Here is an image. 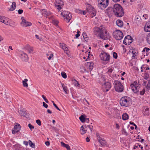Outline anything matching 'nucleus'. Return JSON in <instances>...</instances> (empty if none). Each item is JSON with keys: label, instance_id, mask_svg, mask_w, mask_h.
Instances as JSON below:
<instances>
[{"label": "nucleus", "instance_id": "obj_38", "mask_svg": "<svg viewBox=\"0 0 150 150\" xmlns=\"http://www.w3.org/2000/svg\"><path fill=\"white\" fill-rule=\"evenodd\" d=\"M42 14L43 15H46V13L47 12V11L45 9H43L42 10Z\"/></svg>", "mask_w": 150, "mask_h": 150}, {"label": "nucleus", "instance_id": "obj_39", "mask_svg": "<svg viewBox=\"0 0 150 150\" xmlns=\"http://www.w3.org/2000/svg\"><path fill=\"white\" fill-rule=\"evenodd\" d=\"M135 19L136 21H139L141 19V18L139 16H136Z\"/></svg>", "mask_w": 150, "mask_h": 150}, {"label": "nucleus", "instance_id": "obj_25", "mask_svg": "<svg viewBox=\"0 0 150 150\" xmlns=\"http://www.w3.org/2000/svg\"><path fill=\"white\" fill-rule=\"evenodd\" d=\"M69 13H70L68 11H64L61 13V14L64 18H65V16L67 15Z\"/></svg>", "mask_w": 150, "mask_h": 150}, {"label": "nucleus", "instance_id": "obj_28", "mask_svg": "<svg viewBox=\"0 0 150 150\" xmlns=\"http://www.w3.org/2000/svg\"><path fill=\"white\" fill-rule=\"evenodd\" d=\"M138 84L137 82L134 81V82L130 85V87L131 88L132 87H134V86L138 87Z\"/></svg>", "mask_w": 150, "mask_h": 150}, {"label": "nucleus", "instance_id": "obj_47", "mask_svg": "<svg viewBox=\"0 0 150 150\" xmlns=\"http://www.w3.org/2000/svg\"><path fill=\"white\" fill-rule=\"evenodd\" d=\"M42 104H43V106L44 107L46 108H47V107H48V105L45 102H43Z\"/></svg>", "mask_w": 150, "mask_h": 150}, {"label": "nucleus", "instance_id": "obj_13", "mask_svg": "<svg viewBox=\"0 0 150 150\" xmlns=\"http://www.w3.org/2000/svg\"><path fill=\"white\" fill-rule=\"evenodd\" d=\"M86 128V125H83L81 127L80 131L81 134H84L86 132L87 130Z\"/></svg>", "mask_w": 150, "mask_h": 150}, {"label": "nucleus", "instance_id": "obj_31", "mask_svg": "<svg viewBox=\"0 0 150 150\" xmlns=\"http://www.w3.org/2000/svg\"><path fill=\"white\" fill-rule=\"evenodd\" d=\"M83 36L84 39L85 40V41H86V40H88V37H87V35L86 34V33L85 32H84L83 33Z\"/></svg>", "mask_w": 150, "mask_h": 150}, {"label": "nucleus", "instance_id": "obj_17", "mask_svg": "<svg viewBox=\"0 0 150 150\" xmlns=\"http://www.w3.org/2000/svg\"><path fill=\"white\" fill-rule=\"evenodd\" d=\"M16 3L15 2H13L12 3V5L11 6V8L9 9V11H13L16 7Z\"/></svg>", "mask_w": 150, "mask_h": 150}, {"label": "nucleus", "instance_id": "obj_59", "mask_svg": "<svg viewBox=\"0 0 150 150\" xmlns=\"http://www.w3.org/2000/svg\"><path fill=\"white\" fill-rule=\"evenodd\" d=\"M4 18V17L0 16V21L1 22V21H2L3 19Z\"/></svg>", "mask_w": 150, "mask_h": 150}, {"label": "nucleus", "instance_id": "obj_37", "mask_svg": "<svg viewBox=\"0 0 150 150\" xmlns=\"http://www.w3.org/2000/svg\"><path fill=\"white\" fill-rule=\"evenodd\" d=\"M28 126L29 127L31 131L32 130V129L34 128V127L30 124H29L28 125Z\"/></svg>", "mask_w": 150, "mask_h": 150}, {"label": "nucleus", "instance_id": "obj_10", "mask_svg": "<svg viewBox=\"0 0 150 150\" xmlns=\"http://www.w3.org/2000/svg\"><path fill=\"white\" fill-rule=\"evenodd\" d=\"M21 127L19 124H16V125L14 126V129L12 130V133L13 134H15L16 133L18 132L21 129Z\"/></svg>", "mask_w": 150, "mask_h": 150}, {"label": "nucleus", "instance_id": "obj_45", "mask_svg": "<svg viewBox=\"0 0 150 150\" xmlns=\"http://www.w3.org/2000/svg\"><path fill=\"white\" fill-rule=\"evenodd\" d=\"M149 50L150 49L149 48H148L147 47H145L144 49L142 51L145 52L146 51V52H148V51H149Z\"/></svg>", "mask_w": 150, "mask_h": 150}, {"label": "nucleus", "instance_id": "obj_16", "mask_svg": "<svg viewBox=\"0 0 150 150\" xmlns=\"http://www.w3.org/2000/svg\"><path fill=\"white\" fill-rule=\"evenodd\" d=\"M94 64L92 62H89L87 63V65L88 67L90 70H92L93 68Z\"/></svg>", "mask_w": 150, "mask_h": 150}, {"label": "nucleus", "instance_id": "obj_36", "mask_svg": "<svg viewBox=\"0 0 150 150\" xmlns=\"http://www.w3.org/2000/svg\"><path fill=\"white\" fill-rule=\"evenodd\" d=\"M60 46L64 50L67 45L64 43L60 44Z\"/></svg>", "mask_w": 150, "mask_h": 150}, {"label": "nucleus", "instance_id": "obj_56", "mask_svg": "<svg viewBox=\"0 0 150 150\" xmlns=\"http://www.w3.org/2000/svg\"><path fill=\"white\" fill-rule=\"evenodd\" d=\"M15 24V23L14 22H13L10 23H9L8 25L11 26H12L13 25H14Z\"/></svg>", "mask_w": 150, "mask_h": 150}, {"label": "nucleus", "instance_id": "obj_54", "mask_svg": "<svg viewBox=\"0 0 150 150\" xmlns=\"http://www.w3.org/2000/svg\"><path fill=\"white\" fill-rule=\"evenodd\" d=\"M33 50L32 48H30L28 50V52L29 53H32L33 52Z\"/></svg>", "mask_w": 150, "mask_h": 150}, {"label": "nucleus", "instance_id": "obj_46", "mask_svg": "<svg viewBox=\"0 0 150 150\" xmlns=\"http://www.w3.org/2000/svg\"><path fill=\"white\" fill-rule=\"evenodd\" d=\"M79 13L81 14H83L84 15H85L86 14V12L85 11H82L80 10H79Z\"/></svg>", "mask_w": 150, "mask_h": 150}, {"label": "nucleus", "instance_id": "obj_6", "mask_svg": "<svg viewBox=\"0 0 150 150\" xmlns=\"http://www.w3.org/2000/svg\"><path fill=\"white\" fill-rule=\"evenodd\" d=\"M100 57L101 60L105 62L109 61L110 58V56L108 53L104 52L101 53Z\"/></svg>", "mask_w": 150, "mask_h": 150}, {"label": "nucleus", "instance_id": "obj_44", "mask_svg": "<svg viewBox=\"0 0 150 150\" xmlns=\"http://www.w3.org/2000/svg\"><path fill=\"white\" fill-rule=\"evenodd\" d=\"M145 92V89L144 88L143 89L142 91H140V94L141 95H143L144 94Z\"/></svg>", "mask_w": 150, "mask_h": 150}, {"label": "nucleus", "instance_id": "obj_49", "mask_svg": "<svg viewBox=\"0 0 150 150\" xmlns=\"http://www.w3.org/2000/svg\"><path fill=\"white\" fill-rule=\"evenodd\" d=\"M75 82H74V85L75 86H78L79 85L78 82L76 80H75Z\"/></svg>", "mask_w": 150, "mask_h": 150}, {"label": "nucleus", "instance_id": "obj_40", "mask_svg": "<svg viewBox=\"0 0 150 150\" xmlns=\"http://www.w3.org/2000/svg\"><path fill=\"white\" fill-rule=\"evenodd\" d=\"M138 146H139V147H140L141 145L140 144H139V143L136 144L134 146L133 149H135L136 148L138 147Z\"/></svg>", "mask_w": 150, "mask_h": 150}, {"label": "nucleus", "instance_id": "obj_62", "mask_svg": "<svg viewBox=\"0 0 150 150\" xmlns=\"http://www.w3.org/2000/svg\"><path fill=\"white\" fill-rule=\"evenodd\" d=\"M91 14H92L93 16L92 17H93L94 16H96V12L95 11H94L93 12H92L91 13Z\"/></svg>", "mask_w": 150, "mask_h": 150}, {"label": "nucleus", "instance_id": "obj_20", "mask_svg": "<svg viewBox=\"0 0 150 150\" xmlns=\"http://www.w3.org/2000/svg\"><path fill=\"white\" fill-rule=\"evenodd\" d=\"M116 24L117 25L120 27H122L123 25V22L120 20H118L116 21Z\"/></svg>", "mask_w": 150, "mask_h": 150}, {"label": "nucleus", "instance_id": "obj_18", "mask_svg": "<svg viewBox=\"0 0 150 150\" xmlns=\"http://www.w3.org/2000/svg\"><path fill=\"white\" fill-rule=\"evenodd\" d=\"M132 42V41H130L129 40L125 38L123 41V43L126 45H129Z\"/></svg>", "mask_w": 150, "mask_h": 150}, {"label": "nucleus", "instance_id": "obj_9", "mask_svg": "<svg viewBox=\"0 0 150 150\" xmlns=\"http://www.w3.org/2000/svg\"><path fill=\"white\" fill-rule=\"evenodd\" d=\"M21 19L22 21L21 23V24L22 26L26 27L32 25V23L30 22H28L26 21L23 17H22Z\"/></svg>", "mask_w": 150, "mask_h": 150}, {"label": "nucleus", "instance_id": "obj_48", "mask_svg": "<svg viewBox=\"0 0 150 150\" xmlns=\"http://www.w3.org/2000/svg\"><path fill=\"white\" fill-rule=\"evenodd\" d=\"M112 68H110L108 69V71H107V73L108 74H110L112 72Z\"/></svg>", "mask_w": 150, "mask_h": 150}, {"label": "nucleus", "instance_id": "obj_51", "mask_svg": "<svg viewBox=\"0 0 150 150\" xmlns=\"http://www.w3.org/2000/svg\"><path fill=\"white\" fill-rule=\"evenodd\" d=\"M1 22L3 23H4L6 25H8V24H7V23H8V21H6L5 20H4V19H3V20H2V21H1Z\"/></svg>", "mask_w": 150, "mask_h": 150}, {"label": "nucleus", "instance_id": "obj_11", "mask_svg": "<svg viewBox=\"0 0 150 150\" xmlns=\"http://www.w3.org/2000/svg\"><path fill=\"white\" fill-rule=\"evenodd\" d=\"M98 140L100 144V146H104L107 145V142L104 139L99 137Z\"/></svg>", "mask_w": 150, "mask_h": 150}, {"label": "nucleus", "instance_id": "obj_12", "mask_svg": "<svg viewBox=\"0 0 150 150\" xmlns=\"http://www.w3.org/2000/svg\"><path fill=\"white\" fill-rule=\"evenodd\" d=\"M144 30L146 32H150V21L146 23L144 27Z\"/></svg>", "mask_w": 150, "mask_h": 150}, {"label": "nucleus", "instance_id": "obj_64", "mask_svg": "<svg viewBox=\"0 0 150 150\" xmlns=\"http://www.w3.org/2000/svg\"><path fill=\"white\" fill-rule=\"evenodd\" d=\"M45 144L47 146H49L50 145V142L48 141H47V142H45Z\"/></svg>", "mask_w": 150, "mask_h": 150}, {"label": "nucleus", "instance_id": "obj_19", "mask_svg": "<svg viewBox=\"0 0 150 150\" xmlns=\"http://www.w3.org/2000/svg\"><path fill=\"white\" fill-rule=\"evenodd\" d=\"M61 146L64 147L66 148L67 150H70V148L68 144H66L63 142H61Z\"/></svg>", "mask_w": 150, "mask_h": 150}, {"label": "nucleus", "instance_id": "obj_8", "mask_svg": "<svg viewBox=\"0 0 150 150\" xmlns=\"http://www.w3.org/2000/svg\"><path fill=\"white\" fill-rule=\"evenodd\" d=\"M103 91L104 92L108 91L111 87V84L110 83L107 82L104 83L103 85Z\"/></svg>", "mask_w": 150, "mask_h": 150}, {"label": "nucleus", "instance_id": "obj_30", "mask_svg": "<svg viewBox=\"0 0 150 150\" xmlns=\"http://www.w3.org/2000/svg\"><path fill=\"white\" fill-rule=\"evenodd\" d=\"M125 38H126V39H127L128 40H129L130 41H132V42L133 41V38H132V37L131 36L129 35H128L127 36H126L125 37Z\"/></svg>", "mask_w": 150, "mask_h": 150}, {"label": "nucleus", "instance_id": "obj_24", "mask_svg": "<svg viewBox=\"0 0 150 150\" xmlns=\"http://www.w3.org/2000/svg\"><path fill=\"white\" fill-rule=\"evenodd\" d=\"M79 119L83 123L85 122V118L84 116L83 115H81V116L79 117Z\"/></svg>", "mask_w": 150, "mask_h": 150}, {"label": "nucleus", "instance_id": "obj_42", "mask_svg": "<svg viewBox=\"0 0 150 150\" xmlns=\"http://www.w3.org/2000/svg\"><path fill=\"white\" fill-rule=\"evenodd\" d=\"M146 88L149 90L150 88V80L148 81V83L146 86Z\"/></svg>", "mask_w": 150, "mask_h": 150}, {"label": "nucleus", "instance_id": "obj_55", "mask_svg": "<svg viewBox=\"0 0 150 150\" xmlns=\"http://www.w3.org/2000/svg\"><path fill=\"white\" fill-rule=\"evenodd\" d=\"M53 23L54 24L57 25L58 23V21H57L54 20L53 21Z\"/></svg>", "mask_w": 150, "mask_h": 150}, {"label": "nucleus", "instance_id": "obj_61", "mask_svg": "<svg viewBox=\"0 0 150 150\" xmlns=\"http://www.w3.org/2000/svg\"><path fill=\"white\" fill-rule=\"evenodd\" d=\"M64 51H68V49L67 47V46H66V47L64 48Z\"/></svg>", "mask_w": 150, "mask_h": 150}, {"label": "nucleus", "instance_id": "obj_43", "mask_svg": "<svg viewBox=\"0 0 150 150\" xmlns=\"http://www.w3.org/2000/svg\"><path fill=\"white\" fill-rule=\"evenodd\" d=\"M36 123L39 126L41 125V122L40 120H37L36 121Z\"/></svg>", "mask_w": 150, "mask_h": 150}, {"label": "nucleus", "instance_id": "obj_50", "mask_svg": "<svg viewBox=\"0 0 150 150\" xmlns=\"http://www.w3.org/2000/svg\"><path fill=\"white\" fill-rule=\"evenodd\" d=\"M86 127L89 128L90 129L91 132L92 131L93 128V126H92L87 125Z\"/></svg>", "mask_w": 150, "mask_h": 150}, {"label": "nucleus", "instance_id": "obj_27", "mask_svg": "<svg viewBox=\"0 0 150 150\" xmlns=\"http://www.w3.org/2000/svg\"><path fill=\"white\" fill-rule=\"evenodd\" d=\"M29 144L30 147L32 148H35V145L34 143H33V142L30 140H29Z\"/></svg>", "mask_w": 150, "mask_h": 150}, {"label": "nucleus", "instance_id": "obj_33", "mask_svg": "<svg viewBox=\"0 0 150 150\" xmlns=\"http://www.w3.org/2000/svg\"><path fill=\"white\" fill-rule=\"evenodd\" d=\"M147 41L148 43L150 44V33H149L147 35Z\"/></svg>", "mask_w": 150, "mask_h": 150}, {"label": "nucleus", "instance_id": "obj_26", "mask_svg": "<svg viewBox=\"0 0 150 150\" xmlns=\"http://www.w3.org/2000/svg\"><path fill=\"white\" fill-rule=\"evenodd\" d=\"M25 111L23 110H20L18 111V112L19 113V114L21 116H23L24 115V114H25Z\"/></svg>", "mask_w": 150, "mask_h": 150}, {"label": "nucleus", "instance_id": "obj_23", "mask_svg": "<svg viewBox=\"0 0 150 150\" xmlns=\"http://www.w3.org/2000/svg\"><path fill=\"white\" fill-rule=\"evenodd\" d=\"M139 87L134 86V87H132L131 88L132 91L134 93H136L139 91Z\"/></svg>", "mask_w": 150, "mask_h": 150}, {"label": "nucleus", "instance_id": "obj_22", "mask_svg": "<svg viewBox=\"0 0 150 150\" xmlns=\"http://www.w3.org/2000/svg\"><path fill=\"white\" fill-rule=\"evenodd\" d=\"M28 81V80L27 79H25L23 81H22V83L23 86L25 87H28V84L27 82Z\"/></svg>", "mask_w": 150, "mask_h": 150}, {"label": "nucleus", "instance_id": "obj_58", "mask_svg": "<svg viewBox=\"0 0 150 150\" xmlns=\"http://www.w3.org/2000/svg\"><path fill=\"white\" fill-rule=\"evenodd\" d=\"M23 144L26 146H27L28 145V142L27 141H24L23 142Z\"/></svg>", "mask_w": 150, "mask_h": 150}, {"label": "nucleus", "instance_id": "obj_32", "mask_svg": "<svg viewBox=\"0 0 150 150\" xmlns=\"http://www.w3.org/2000/svg\"><path fill=\"white\" fill-rule=\"evenodd\" d=\"M61 75L65 79L67 78V76L66 74L64 72L62 71L61 73Z\"/></svg>", "mask_w": 150, "mask_h": 150}, {"label": "nucleus", "instance_id": "obj_5", "mask_svg": "<svg viewBox=\"0 0 150 150\" xmlns=\"http://www.w3.org/2000/svg\"><path fill=\"white\" fill-rule=\"evenodd\" d=\"M98 6L103 10L108 6L109 0H98Z\"/></svg>", "mask_w": 150, "mask_h": 150}, {"label": "nucleus", "instance_id": "obj_1", "mask_svg": "<svg viewBox=\"0 0 150 150\" xmlns=\"http://www.w3.org/2000/svg\"><path fill=\"white\" fill-rule=\"evenodd\" d=\"M112 9L115 15L116 16L121 17L124 15L123 8L120 5L117 4H115Z\"/></svg>", "mask_w": 150, "mask_h": 150}, {"label": "nucleus", "instance_id": "obj_4", "mask_svg": "<svg viewBox=\"0 0 150 150\" xmlns=\"http://www.w3.org/2000/svg\"><path fill=\"white\" fill-rule=\"evenodd\" d=\"M113 84L115 90L118 92H121L124 90V87L121 83L118 81L115 80Z\"/></svg>", "mask_w": 150, "mask_h": 150}, {"label": "nucleus", "instance_id": "obj_34", "mask_svg": "<svg viewBox=\"0 0 150 150\" xmlns=\"http://www.w3.org/2000/svg\"><path fill=\"white\" fill-rule=\"evenodd\" d=\"M62 86L63 89L64 91V92H65V93H67V87L66 86H64V84H62Z\"/></svg>", "mask_w": 150, "mask_h": 150}, {"label": "nucleus", "instance_id": "obj_41", "mask_svg": "<svg viewBox=\"0 0 150 150\" xmlns=\"http://www.w3.org/2000/svg\"><path fill=\"white\" fill-rule=\"evenodd\" d=\"M113 57L115 59H117V53L114 52L113 53Z\"/></svg>", "mask_w": 150, "mask_h": 150}, {"label": "nucleus", "instance_id": "obj_63", "mask_svg": "<svg viewBox=\"0 0 150 150\" xmlns=\"http://www.w3.org/2000/svg\"><path fill=\"white\" fill-rule=\"evenodd\" d=\"M51 14V12H48L47 11V12L46 13V15L47 16H49V15H50Z\"/></svg>", "mask_w": 150, "mask_h": 150}, {"label": "nucleus", "instance_id": "obj_35", "mask_svg": "<svg viewBox=\"0 0 150 150\" xmlns=\"http://www.w3.org/2000/svg\"><path fill=\"white\" fill-rule=\"evenodd\" d=\"M23 116L25 117L27 119H30V117H29V114L28 113H27L26 112L25 113V114H24Z\"/></svg>", "mask_w": 150, "mask_h": 150}, {"label": "nucleus", "instance_id": "obj_29", "mask_svg": "<svg viewBox=\"0 0 150 150\" xmlns=\"http://www.w3.org/2000/svg\"><path fill=\"white\" fill-rule=\"evenodd\" d=\"M143 77L144 79L147 80L149 77V75L148 74L145 73L143 75Z\"/></svg>", "mask_w": 150, "mask_h": 150}, {"label": "nucleus", "instance_id": "obj_52", "mask_svg": "<svg viewBox=\"0 0 150 150\" xmlns=\"http://www.w3.org/2000/svg\"><path fill=\"white\" fill-rule=\"evenodd\" d=\"M23 12V10L22 9H19L18 11V13L19 14H21Z\"/></svg>", "mask_w": 150, "mask_h": 150}, {"label": "nucleus", "instance_id": "obj_3", "mask_svg": "<svg viewBox=\"0 0 150 150\" xmlns=\"http://www.w3.org/2000/svg\"><path fill=\"white\" fill-rule=\"evenodd\" d=\"M120 104L121 106L126 107L129 106L131 104L130 98L127 96H124L121 98L120 101Z\"/></svg>", "mask_w": 150, "mask_h": 150}, {"label": "nucleus", "instance_id": "obj_21", "mask_svg": "<svg viewBox=\"0 0 150 150\" xmlns=\"http://www.w3.org/2000/svg\"><path fill=\"white\" fill-rule=\"evenodd\" d=\"M122 118L123 120H126L129 118L128 115L126 113L123 114L122 115Z\"/></svg>", "mask_w": 150, "mask_h": 150}, {"label": "nucleus", "instance_id": "obj_53", "mask_svg": "<svg viewBox=\"0 0 150 150\" xmlns=\"http://www.w3.org/2000/svg\"><path fill=\"white\" fill-rule=\"evenodd\" d=\"M53 105L57 110H59V111H61L59 108L57 106V105L55 103H53Z\"/></svg>", "mask_w": 150, "mask_h": 150}, {"label": "nucleus", "instance_id": "obj_7", "mask_svg": "<svg viewBox=\"0 0 150 150\" xmlns=\"http://www.w3.org/2000/svg\"><path fill=\"white\" fill-rule=\"evenodd\" d=\"M115 38L117 40H120L123 37V33L120 30H117L114 33Z\"/></svg>", "mask_w": 150, "mask_h": 150}, {"label": "nucleus", "instance_id": "obj_60", "mask_svg": "<svg viewBox=\"0 0 150 150\" xmlns=\"http://www.w3.org/2000/svg\"><path fill=\"white\" fill-rule=\"evenodd\" d=\"M129 123L130 124L133 125L134 126H136V124H135L134 122H131V121Z\"/></svg>", "mask_w": 150, "mask_h": 150}, {"label": "nucleus", "instance_id": "obj_14", "mask_svg": "<svg viewBox=\"0 0 150 150\" xmlns=\"http://www.w3.org/2000/svg\"><path fill=\"white\" fill-rule=\"evenodd\" d=\"M21 58L22 60L25 61H27L28 59V56L25 53H23L21 54Z\"/></svg>", "mask_w": 150, "mask_h": 150}, {"label": "nucleus", "instance_id": "obj_57", "mask_svg": "<svg viewBox=\"0 0 150 150\" xmlns=\"http://www.w3.org/2000/svg\"><path fill=\"white\" fill-rule=\"evenodd\" d=\"M122 132L123 134H125L127 135V132L125 129H123L122 130Z\"/></svg>", "mask_w": 150, "mask_h": 150}, {"label": "nucleus", "instance_id": "obj_15", "mask_svg": "<svg viewBox=\"0 0 150 150\" xmlns=\"http://www.w3.org/2000/svg\"><path fill=\"white\" fill-rule=\"evenodd\" d=\"M71 18L72 16L71 14L70 13H69L67 15L65 16L64 19H66L67 21V23H68Z\"/></svg>", "mask_w": 150, "mask_h": 150}, {"label": "nucleus", "instance_id": "obj_2", "mask_svg": "<svg viewBox=\"0 0 150 150\" xmlns=\"http://www.w3.org/2000/svg\"><path fill=\"white\" fill-rule=\"evenodd\" d=\"M96 31L98 33V35L100 38L104 40L108 39L110 38L109 33L104 28L101 26L97 28Z\"/></svg>", "mask_w": 150, "mask_h": 150}]
</instances>
